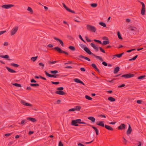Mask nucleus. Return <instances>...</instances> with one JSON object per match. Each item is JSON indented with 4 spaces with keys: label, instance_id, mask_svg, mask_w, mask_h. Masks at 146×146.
I'll list each match as a JSON object with an SVG mask.
<instances>
[{
    "label": "nucleus",
    "instance_id": "f257e3e1",
    "mask_svg": "<svg viewBox=\"0 0 146 146\" xmlns=\"http://www.w3.org/2000/svg\"><path fill=\"white\" fill-rule=\"evenodd\" d=\"M53 49L56 50L57 52L60 53H64L65 54L68 55V53L65 51L62 50L60 47H56L53 48Z\"/></svg>",
    "mask_w": 146,
    "mask_h": 146
},
{
    "label": "nucleus",
    "instance_id": "f03ea898",
    "mask_svg": "<svg viewBox=\"0 0 146 146\" xmlns=\"http://www.w3.org/2000/svg\"><path fill=\"white\" fill-rule=\"evenodd\" d=\"M86 28L88 30L91 32L95 33L96 29L95 27L91 25H88L86 26Z\"/></svg>",
    "mask_w": 146,
    "mask_h": 146
},
{
    "label": "nucleus",
    "instance_id": "7ed1b4c3",
    "mask_svg": "<svg viewBox=\"0 0 146 146\" xmlns=\"http://www.w3.org/2000/svg\"><path fill=\"white\" fill-rule=\"evenodd\" d=\"M18 29L19 27L18 26L14 27L10 31L11 35L12 36L15 35L17 32Z\"/></svg>",
    "mask_w": 146,
    "mask_h": 146
},
{
    "label": "nucleus",
    "instance_id": "20e7f679",
    "mask_svg": "<svg viewBox=\"0 0 146 146\" xmlns=\"http://www.w3.org/2000/svg\"><path fill=\"white\" fill-rule=\"evenodd\" d=\"M44 72L45 73V75L46 76H47L48 77L52 78L53 77L54 78H57L59 76V75L58 74H54V75H52L48 73L46 71H45Z\"/></svg>",
    "mask_w": 146,
    "mask_h": 146
},
{
    "label": "nucleus",
    "instance_id": "39448f33",
    "mask_svg": "<svg viewBox=\"0 0 146 146\" xmlns=\"http://www.w3.org/2000/svg\"><path fill=\"white\" fill-rule=\"evenodd\" d=\"M141 3L142 5V8L141 10V14L142 15H144L145 12V7L144 3L142 2H141Z\"/></svg>",
    "mask_w": 146,
    "mask_h": 146
},
{
    "label": "nucleus",
    "instance_id": "423d86ee",
    "mask_svg": "<svg viewBox=\"0 0 146 146\" xmlns=\"http://www.w3.org/2000/svg\"><path fill=\"white\" fill-rule=\"evenodd\" d=\"M134 76V74H126L122 75L121 77H124L125 78H129L133 77Z\"/></svg>",
    "mask_w": 146,
    "mask_h": 146
},
{
    "label": "nucleus",
    "instance_id": "0eeeda50",
    "mask_svg": "<svg viewBox=\"0 0 146 146\" xmlns=\"http://www.w3.org/2000/svg\"><path fill=\"white\" fill-rule=\"evenodd\" d=\"M128 29L129 31H133L135 33H137L139 31V30L138 29H137L136 27H134L130 26L129 27Z\"/></svg>",
    "mask_w": 146,
    "mask_h": 146
},
{
    "label": "nucleus",
    "instance_id": "6e6552de",
    "mask_svg": "<svg viewBox=\"0 0 146 146\" xmlns=\"http://www.w3.org/2000/svg\"><path fill=\"white\" fill-rule=\"evenodd\" d=\"M14 6V5L12 4L4 5L2 6V8L5 9H8Z\"/></svg>",
    "mask_w": 146,
    "mask_h": 146
},
{
    "label": "nucleus",
    "instance_id": "1a4fd4ad",
    "mask_svg": "<svg viewBox=\"0 0 146 146\" xmlns=\"http://www.w3.org/2000/svg\"><path fill=\"white\" fill-rule=\"evenodd\" d=\"M20 102L21 104L24 106L29 107L32 106V105L31 104L27 103L23 100H21Z\"/></svg>",
    "mask_w": 146,
    "mask_h": 146
},
{
    "label": "nucleus",
    "instance_id": "9d476101",
    "mask_svg": "<svg viewBox=\"0 0 146 146\" xmlns=\"http://www.w3.org/2000/svg\"><path fill=\"white\" fill-rule=\"evenodd\" d=\"M84 51L88 54L90 55H94V54L92 53L90 50L87 47H85L84 48Z\"/></svg>",
    "mask_w": 146,
    "mask_h": 146
},
{
    "label": "nucleus",
    "instance_id": "9b49d317",
    "mask_svg": "<svg viewBox=\"0 0 146 146\" xmlns=\"http://www.w3.org/2000/svg\"><path fill=\"white\" fill-rule=\"evenodd\" d=\"M84 51L88 54L90 55H94V54L92 53L90 50L87 47H85L84 48Z\"/></svg>",
    "mask_w": 146,
    "mask_h": 146
},
{
    "label": "nucleus",
    "instance_id": "f8f14e48",
    "mask_svg": "<svg viewBox=\"0 0 146 146\" xmlns=\"http://www.w3.org/2000/svg\"><path fill=\"white\" fill-rule=\"evenodd\" d=\"M125 127L126 126L125 124L122 123L118 127L117 129L119 130L124 129L125 128Z\"/></svg>",
    "mask_w": 146,
    "mask_h": 146
},
{
    "label": "nucleus",
    "instance_id": "ddd939ff",
    "mask_svg": "<svg viewBox=\"0 0 146 146\" xmlns=\"http://www.w3.org/2000/svg\"><path fill=\"white\" fill-rule=\"evenodd\" d=\"M54 38L56 41L59 42L60 44H61V45L62 46H64V44L63 42L61 40L56 37H54Z\"/></svg>",
    "mask_w": 146,
    "mask_h": 146
},
{
    "label": "nucleus",
    "instance_id": "4468645a",
    "mask_svg": "<svg viewBox=\"0 0 146 146\" xmlns=\"http://www.w3.org/2000/svg\"><path fill=\"white\" fill-rule=\"evenodd\" d=\"M132 131V129L130 126V125L129 124V127L127 130L126 132V133L127 135H128L130 134L131 132Z\"/></svg>",
    "mask_w": 146,
    "mask_h": 146
},
{
    "label": "nucleus",
    "instance_id": "2eb2a0df",
    "mask_svg": "<svg viewBox=\"0 0 146 146\" xmlns=\"http://www.w3.org/2000/svg\"><path fill=\"white\" fill-rule=\"evenodd\" d=\"M90 45L95 50L96 52H97L98 51V48L93 43H91L90 44Z\"/></svg>",
    "mask_w": 146,
    "mask_h": 146
},
{
    "label": "nucleus",
    "instance_id": "dca6fc26",
    "mask_svg": "<svg viewBox=\"0 0 146 146\" xmlns=\"http://www.w3.org/2000/svg\"><path fill=\"white\" fill-rule=\"evenodd\" d=\"M6 68L8 70L9 72L11 73H15L16 72V71L14 70H13L11 69L10 68H9L8 67H6Z\"/></svg>",
    "mask_w": 146,
    "mask_h": 146
},
{
    "label": "nucleus",
    "instance_id": "f3484780",
    "mask_svg": "<svg viewBox=\"0 0 146 146\" xmlns=\"http://www.w3.org/2000/svg\"><path fill=\"white\" fill-rule=\"evenodd\" d=\"M55 93L61 95H63L65 94V93L63 91L59 90L55 92Z\"/></svg>",
    "mask_w": 146,
    "mask_h": 146
},
{
    "label": "nucleus",
    "instance_id": "a211bd4d",
    "mask_svg": "<svg viewBox=\"0 0 146 146\" xmlns=\"http://www.w3.org/2000/svg\"><path fill=\"white\" fill-rule=\"evenodd\" d=\"M104 123V121H99V123H97L96 124L98 125L101 126L102 127H104V126L105 127V125Z\"/></svg>",
    "mask_w": 146,
    "mask_h": 146
},
{
    "label": "nucleus",
    "instance_id": "6ab92c4d",
    "mask_svg": "<svg viewBox=\"0 0 146 146\" xmlns=\"http://www.w3.org/2000/svg\"><path fill=\"white\" fill-rule=\"evenodd\" d=\"M27 120L33 122H35L36 121V120L35 118L31 117H27Z\"/></svg>",
    "mask_w": 146,
    "mask_h": 146
},
{
    "label": "nucleus",
    "instance_id": "aec40b11",
    "mask_svg": "<svg viewBox=\"0 0 146 146\" xmlns=\"http://www.w3.org/2000/svg\"><path fill=\"white\" fill-rule=\"evenodd\" d=\"M105 127L109 130L113 131V128L110 126L105 125Z\"/></svg>",
    "mask_w": 146,
    "mask_h": 146
},
{
    "label": "nucleus",
    "instance_id": "412c9836",
    "mask_svg": "<svg viewBox=\"0 0 146 146\" xmlns=\"http://www.w3.org/2000/svg\"><path fill=\"white\" fill-rule=\"evenodd\" d=\"M79 57H80V58H84V59H85V60H86L89 61H90V59L89 58H88L87 57L83 56L82 55H80L79 56Z\"/></svg>",
    "mask_w": 146,
    "mask_h": 146
},
{
    "label": "nucleus",
    "instance_id": "4be33fe9",
    "mask_svg": "<svg viewBox=\"0 0 146 146\" xmlns=\"http://www.w3.org/2000/svg\"><path fill=\"white\" fill-rule=\"evenodd\" d=\"M90 126L91 127H92V128H93V129H94V130L95 131L96 134V135H98L99 134V133H98V129L95 127L92 126L91 125H90Z\"/></svg>",
    "mask_w": 146,
    "mask_h": 146
},
{
    "label": "nucleus",
    "instance_id": "5701e85b",
    "mask_svg": "<svg viewBox=\"0 0 146 146\" xmlns=\"http://www.w3.org/2000/svg\"><path fill=\"white\" fill-rule=\"evenodd\" d=\"M124 54V53L123 52V53H121L120 54H115V55H113V56L114 57L113 58H112V59H113L114 58V57H117L118 58H120Z\"/></svg>",
    "mask_w": 146,
    "mask_h": 146
},
{
    "label": "nucleus",
    "instance_id": "b1692460",
    "mask_svg": "<svg viewBox=\"0 0 146 146\" xmlns=\"http://www.w3.org/2000/svg\"><path fill=\"white\" fill-rule=\"evenodd\" d=\"M119 67H117L115 68L113 70V73L114 74H116L118 72L119 69Z\"/></svg>",
    "mask_w": 146,
    "mask_h": 146
},
{
    "label": "nucleus",
    "instance_id": "393cba45",
    "mask_svg": "<svg viewBox=\"0 0 146 146\" xmlns=\"http://www.w3.org/2000/svg\"><path fill=\"white\" fill-rule=\"evenodd\" d=\"M81 119H77L76 120L77 122L80 124H86V123L84 122H81Z\"/></svg>",
    "mask_w": 146,
    "mask_h": 146
},
{
    "label": "nucleus",
    "instance_id": "a878e982",
    "mask_svg": "<svg viewBox=\"0 0 146 146\" xmlns=\"http://www.w3.org/2000/svg\"><path fill=\"white\" fill-rule=\"evenodd\" d=\"M88 118L93 123L95 121V119L94 117H88Z\"/></svg>",
    "mask_w": 146,
    "mask_h": 146
},
{
    "label": "nucleus",
    "instance_id": "bb28decb",
    "mask_svg": "<svg viewBox=\"0 0 146 146\" xmlns=\"http://www.w3.org/2000/svg\"><path fill=\"white\" fill-rule=\"evenodd\" d=\"M108 100L110 102H114L115 101V99L111 97H109L108 98Z\"/></svg>",
    "mask_w": 146,
    "mask_h": 146
},
{
    "label": "nucleus",
    "instance_id": "cd10ccee",
    "mask_svg": "<svg viewBox=\"0 0 146 146\" xmlns=\"http://www.w3.org/2000/svg\"><path fill=\"white\" fill-rule=\"evenodd\" d=\"M93 56L96 57L98 59L102 61H103V60L101 57L99 56H96V55H95L94 54V55H93Z\"/></svg>",
    "mask_w": 146,
    "mask_h": 146
},
{
    "label": "nucleus",
    "instance_id": "c85d7f7f",
    "mask_svg": "<svg viewBox=\"0 0 146 146\" xmlns=\"http://www.w3.org/2000/svg\"><path fill=\"white\" fill-rule=\"evenodd\" d=\"M58 61H55L52 62H51L50 61H48V63L50 64H54L55 63L57 62Z\"/></svg>",
    "mask_w": 146,
    "mask_h": 146
},
{
    "label": "nucleus",
    "instance_id": "c756f323",
    "mask_svg": "<svg viewBox=\"0 0 146 146\" xmlns=\"http://www.w3.org/2000/svg\"><path fill=\"white\" fill-rule=\"evenodd\" d=\"M107 41H104L103 42L102 44L103 45H106L110 43V42L109 40H107Z\"/></svg>",
    "mask_w": 146,
    "mask_h": 146
},
{
    "label": "nucleus",
    "instance_id": "7c9ffc66",
    "mask_svg": "<svg viewBox=\"0 0 146 146\" xmlns=\"http://www.w3.org/2000/svg\"><path fill=\"white\" fill-rule=\"evenodd\" d=\"M81 108V106H77L74 108L75 110L79 111L80 110Z\"/></svg>",
    "mask_w": 146,
    "mask_h": 146
},
{
    "label": "nucleus",
    "instance_id": "2f4dec72",
    "mask_svg": "<svg viewBox=\"0 0 146 146\" xmlns=\"http://www.w3.org/2000/svg\"><path fill=\"white\" fill-rule=\"evenodd\" d=\"M10 65L16 68L18 67L19 66V65L18 64L13 63H11L10 64Z\"/></svg>",
    "mask_w": 146,
    "mask_h": 146
},
{
    "label": "nucleus",
    "instance_id": "473e14b6",
    "mask_svg": "<svg viewBox=\"0 0 146 146\" xmlns=\"http://www.w3.org/2000/svg\"><path fill=\"white\" fill-rule=\"evenodd\" d=\"M0 57L4 58H9V56L7 55H0Z\"/></svg>",
    "mask_w": 146,
    "mask_h": 146
},
{
    "label": "nucleus",
    "instance_id": "72a5a7b5",
    "mask_svg": "<svg viewBox=\"0 0 146 146\" xmlns=\"http://www.w3.org/2000/svg\"><path fill=\"white\" fill-rule=\"evenodd\" d=\"M77 123H78L77 122V121H76V120H72V123L71 124L72 125L74 126Z\"/></svg>",
    "mask_w": 146,
    "mask_h": 146
},
{
    "label": "nucleus",
    "instance_id": "f704fd0d",
    "mask_svg": "<svg viewBox=\"0 0 146 146\" xmlns=\"http://www.w3.org/2000/svg\"><path fill=\"white\" fill-rule=\"evenodd\" d=\"M117 36H118V38L119 39H121V40L123 38L121 37L120 32L119 31H118L117 33Z\"/></svg>",
    "mask_w": 146,
    "mask_h": 146
},
{
    "label": "nucleus",
    "instance_id": "c9c22d12",
    "mask_svg": "<svg viewBox=\"0 0 146 146\" xmlns=\"http://www.w3.org/2000/svg\"><path fill=\"white\" fill-rule=\"evenodd\" d=\"M68 48L72 51H74L75 50V48L74 46H70L68 47Z\"/></svg>",
    "mask_w": 146,
    "mask_h": 146
},
{
    "label": "nucleus",
    "instance_id": "e433bc0d",
    "mask_svg": "<svg viewBox=\"0 0 146 146\" xmlns=\"http://www.w3.org/2000/svg\"><path fill=\"white\" fill-rule=\"evenodd\" d=\"M99 24L100 25L104 27H106V24L104 23H103L102 22H100L99 23Z\"/></svg>",
    "mask_w": 146,
    "mask_h": 146
},
{
    "label": "nucleus",
    "instance_id": "4c0bfd02",
    "mask_svg": "<svg viewBox=\"0 0 146 146\" xmlns=\"http://www.w3.org/2000/svg\"><path fill=\"white\" fill-rule=\"evenodd\" d=\"M38 57L37 56L35 57H33L31 58V60L33 61L34 62L36 61Z\"/></svg>",
    "mask_w": 146,
    "mask_h": 146
},
{
    "label": "nucleus",
    "instance_id": "58836bf2",
    "mask_svg": "<svg viewBox=\"0 0 146 146\" xmlns=\"http://www.w3.org/2000/svg\"><path fill=\"white\" fill-rule=\"evenodd\" d=\"M30 85L32 86H38L39 84H31Z\"/></svg>",
    "mask_w": 146,
    "mask_h": 146
},
{
    "label": "nucleus",
    "instance_id": "ea45409f",
    "mask_svg": "<svg viewBox=\"0 0 146 146\" xmlns=\"http://www.w3.org/2000/svg\"><path fill=\"white\" fill-rule=\"evenodd\" d=\"M145 75H143L137 77V79H144L145 77Z\"/></svg>",
    "mask_w": 146,
    "mask_h": 146
},
{
    "label": "nucleus",
    "instance_id": "a19ab883",
    "mask_svg": "<svg viewBox=\"0 0 146 146\" xmlns=\"http://www.w3.org/2000/svg\"><path fill=\"white\" fill-rule=\"evenodd\" d=\"M92 7H96L97 6V4L96 3H92L90 5Z\"/></svg>",
    "mask_w": 146,
    "mask_h": 146
},
{
    "label": "nucleus",
    "instance_id": "79ce46f5",
    "mask_svg": "<svg viewBox=\"0 0 146 146\" xmlns=\"http://www.w3.org/2000/svg\"><path fill=\"white\" fill-rule=\"evenodd\" d=\"M13 85L14 86H16V87H21V84H17V83L13 84Z\"/></svg>",
    "mask_w": 146,
    "mask_h": 146
},
{
    "label": "nucleus",
    "instance_id": "37998d69",
    "mask_svg": "<svg viewBox=\"0 0 146 146\" xmlns=\"http://www.w3.org/2000/svg\"><path fill=\"white\" fill-rule=\"evenodd\" d=\"M27 10L28 11H29L31 13H33V10L31 7H28L27 8Z\"/></svg>",
    "mask_w": 146,
    "mask_h": 146
},
{
    "label": "nucleus",
    "instance_id": "c03bdc74",
    "mask_svg": "<svg viewBox=\"0 0 146 146\" xmlns=\"http://www.w3.org/2000/svg\"><path fill=\"white\" fill-rule=\"evenodd\" d=\"M85 98L86 99L89 100H92V98L88 95H86Z\"/></svg>",
    "mask_w": 146,
    "mask_h": 146
},
{
    "label": "nucleus",
    "instance_id": "a18cd8bd",
    "mask_svg": "<svg viewBox=\"0 0 146 146\" xmlns=\"http://www.w3.org/2000/svg\"><path fill=\"white\" fill-rule=\"evenodd\" d=\"M58 72L57 70H51L50 71V73L52 74H56Z\"/></svg>",
    "mask_w": 146,
    "mask_h": 146
},
{
    "label": "nucleus",
    "instance_id": "49530a36",
    "mask_svg": "<svg viewBox=\"0 0 146 146\" xmlns=\"http://www.w3.org/2000/svg\"><path fill=\"white\" fill-rule=\"evenodd\" d=\"M99 49L103 53H105L106 52L104 49H103L102 47H99Z\"/></svg>",
    "mask_w": 146,
    "mask_h": 146
},
{
    "label": "nucleus",
    "instance_id": "de8ad7c7",
    "mask_svg": "<svg viewBox=\"0 0 146 146\" xmlns=\"http://www.w3.org/2000/svg\"><path fill=\"white\" fill-rule=\"evenodd\" d=\"M62 5L63 7L66 9V10L68 11L69 9L66 7V6L64 3H62Z\"/></svg>",
    "mask_w": 146,
    "mask_h": 146
},
{
    "label": "nucleus",
    "instance_id": "09e8293b",
    "mask_svg": "<svg viewBox=\"0 0 146 146\" xmlns=\"http://www.w3.org/2000/svg\"><path fill=\"white\" fill-rule=\"evenodd\" d=\"M78 36H79V37L80 38L82 41L83 42H84L85 43L86 42L83 39V38H82V36H81V35H79Z\"/></svg>",
    "mask_w": 146,
    "mask_h": 146
},
{
    "label": "nucleus",
    "instance_id": "8fccbe9b",
    "mask_svg": "<svg viewBox=\"0 0 146 146\" xmlns=\"http://www.w3.org/2000/svg\"><path fill=\"white\" fill-rule=\"evenodd\" d=\"M94 41H95L96 42H98L99 43H100V44H102V42L101 41H100V40H96V39H94Z\"/></svg>",
    "mask_w": 146,
    "mask_h": 146
},
{
    "label": "nucleus",
    "instance_id": "3c124183",
    "mask_svg": "<svg viewBox=\"0 0 146 146\" xmlns=\"http://www.w3.org/2000/svg\"><path fill=\"white\" fill-rule=\"evenodd\" d=\"M27 122L26 120H22V121H21V124H24L25 123H27Z\"/></svg>",
    "mask_w": 146,
    "mask_h": 146
},
{
    "label": "nucleus",
    "instance_id": "603ef678",
    "mask_svg": "<svg viewBox=\"0 0 146 146\" xmlns=\"http://www.w3.org/2000/svg\"><path fill=\"white\" fill-rule=\"evenodd\" d=\"M74 81L76 83H79L80 80L78 78H75L74 79Z\"/></svg>",
    "mask_w": 146,
    "mask_h": 146
},
{
    "label": "nucleus",
    "instance_id": "864d4df0",
    "mask_svg": "<svg viewBox=\"0 0 146 146\" xmlns=\"http://www.w3.org/2000/svg\"><path fill=\"white\" fill-rule=\"evenodd\" d=\"M79 45L80 46V47L84 49V48H85V47H86V45H84L82 44H80Z\"/></svg>",
    "mask_w": 146,
    "mask_h": 146
},
{
    "label": "nucleus",
    "instance_id": "5fc2aeb1",
    "mask_svg": "<svg viewBox=\"0 0 146 146\" xmlns=\"http://www.w3.org/2000/svg\"><path fill=\"white\" fill-rule=\"evenodd\" d=\"M64 89V88L63 87H60L58 88H57V90H62Z\"/></svg>",
    "mask_w": 146,
    "mask_h": 146
},
{
    "label": "nucleus",
    "instance_id": "6e6d98bb",
    "mask_svg": "<svg viewBox=\"0 0 146 146\" xmlns=\"http://www.w3.org/2000/svg\"><path fill=\"white\" fill-rule=\"evenodd\" d=\"M85 38L86 41L88 42H91V40L90 39H89L88 37L87 36H85Z\"/></svg>",
    "mask_w": 146,
    "mask_h": 146
},
{
    "label": "nucleus",
    "instance_id": "4d7b16f0",
    "mask_svg": "<svg viewBox=\"0 0 146 146\" xmlns=\"http://www.w3.org/2000/svg\"><path fill=\"white\" fill-rule=\"evenodd\" d=\"M51 82L52 84L55 85H57L59 84V82Z\"/></svg>",
    "mask_w": 146,
    "mask_h": 146
},
{
    "label": "nucleus",
    "instance_id": "13d9d810",
    "mask_svg": "<svg viewBox=\"0 0 146 146\" xmlns=\"http://www.w3.org/2000/svg\"><path fill=\"white\" fill-rule=\"evenodd\" d=\"M6 32V31H0V35L3 34V33H5Z\"/></svg>",
    "mask_w": 146,
    "mask_h": 146
},
{
    "label": "nucleus",
    "instance_id": "bf43d9fd",
    "mask_svg": "<svg viewBox=\"0 0 146 146\" xmlns=\"http://www.w3.org/2000/svg\"><path fill=\"white\" fill-rule=\"evenodd\" d=\"M68 11L69 12H71L73 13H75V12L74 11H73V10H70V9H68Z\"/></svg>",
    "mask_w": 146,
    "mask_h": 146
},
{
    "label": "nucleus",
    "instance_id": "052dcab7",
    "mask_svg": "<svg viewBox=\"0 0 146 146\" xmlns=\"http://www.w3.org/2000/svg\"><path fill=\"white\" fill-rule=\"evenodd\" d=\"M68 11L69 12H71L73 13H75V12L74 11H73V10H70V9H68Z\"/></svg>",
    "mask_w": 146,
    "mask_h": 146
},
{
    "label": "nucleus",
    "instance_id": "680f3d73",
    "mask_svg": "<svg viewBox=\"0 0 146 146\" xmlns=\"http://www.w3.org/2000/svg\"><path fill=\"white\" fill-rule=\"evenodd\" d=\"M102 64L103 65H104L105 66H106L108 65L107 63L106 62H104V61L103 62H102Z\"/></svg>",
    "mask_w": 146,
    "mask_h": 146
},
{
    "label": "nucleus",
    "instance_id": "e2e57ef3",
    "mask_svg": "<svg viewBox=\"0 0 146 146\" xmlns=\"http://www.w3.org/2000/svg\"><path fill=\"white\" fill-rule=\"evenodd\" d=\"M92 66L95 69L97 68V67H96V65L94 64H93V63L92 64Z\"/></svg>",
    "mask_w": 146,
    "mask_h": 146
},
{
    "label": "nucleus",
    "instance_id": "0e129e2a",
    "mask_svg": "<svg viewBox=\"0 0 146 146\" xmlns=\"http://www.w3.org/2000/svg\"><path fill=\"white\" fill-rule=\"evenodd\" d=\"M58 146H63V145L61 141H60L58 144Z\"/></svg>",
    "mask_w": 146,
    "mask_h": 146
},
{
    "label": "nucleus",
    "instance_id": "69168bd1",
    "mask_svg": "<svg viewBox=\"0 0 146 146\" xmlns=\"http://www.w3.org/2000/svg\"><path fill=\"white\" fill-rule=\"evenodd\" d=\"M11 133H6L5 134V136L8 137L10 136L11 135Z\"/></svg>",
    "mask_w": 146,
    "mask_h": 146
},
{
    "label": "nucleus",
    "instance_id": "338daca9",
    "mask_svg": "<svg viewBox=\"0 0 146 146\" xmlns=\"http://www.w3.org/2000/svg\"><path fill=\"white\" fill-rule=\"evenodd\" d=\"M39 65L42 66L43 67L44 66V64L42 62L39 63Z\"/></svg>",
    "mask_w": 146,
    "mask_h": 146
},
{
    "label": "nucleus",
    "instance_id": "774afa93",
    "mask_svg": "<svg viewBox=\"0 0 146 146\" xmlns=\"http://www.w3.org/2000/svg\"><path fill=\"white\" fill-rule=\"evenodd\" d=\"M142 101L140 100H138L137 101V103L138 104H141Z\"/></svg>",
    "mask_w": 146,
    "mask_h": 146
}]
</instances>
